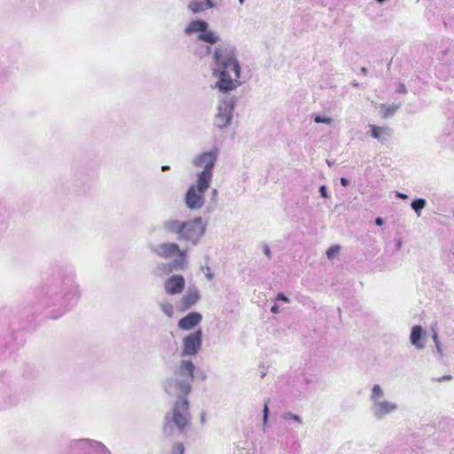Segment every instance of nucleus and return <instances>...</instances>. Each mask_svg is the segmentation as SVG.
<instances>
[{"label":"nucleus","instance_id":"43","mask_svg":"<svg viewBox=\"0 0 454 454\" xmlns=\"http://www.w3.org/2000/svg\"><path fill=\"white\" fill-rule=\"evenodd\" d=\"M206 276L208 279H212L213 278V275L211 273H207Z\"/></svg>","mask_w":454,"mask_h":454},{"label":"nucleus","instance_id":"40","mask_svg":"<svg viewBox=\"0 0 454 454\" xmlns=\"http://www.w3.org/2000/svg\"><path fill=\"white\" fill-rule=\"evenodd\" d=\"M360 73L364 75H365L367 74V68L363 67L361 69H360Z\"/></svg>","mask_w":454,"mask_h":454},{"label":"nucleus","instance_id":"30","mask_svg":"<svg viewBox=\"0 0 454 454\" xmlns=\"http://www.w3.org/2000/svg\"><path fill=\"white\" fill-rule=\"evenodd\" d=\"M184 453V446L182 444H177L174 448L173 454H183Z\"/></svg>","mask_w":454,"mask_h":454},{"label":"nucleus","instance_id":"7","mask_svg":"<svg viewBox=\"0 0 454 454\" xmlns=\"http://www.w3.org/2000/svg\"><path fill=\"white\" fill-rule=\"evenodd\" d=\"M210 183H202L196 179L195 184L191 185L184 196V202L191 210H199L205 204V193L210 187Z\"/></svg>","mask_w":454,"mask_h":454},{"label":"nucleus","instance_id":"24","mask_svg":"<svg viewBox=\"0 0 454 454\" xmlns=\"http://www.w3.org/2000/svg\"><path fill=\"white\" fill-rule=\"evenodd\" d=\"M399 105H391L386 107L385 112L383 113L384 118H388L395 114V113L398 110Z\"/></svg>","mask_w":454,"mask_h":454},{"label":"nucleus","instance_id":"15","mask_svg":"<svg viewBox=\"0 0 454 454\" xmlns=\"http://www.w3.org/2000/svg\"><path fill=\"white\" fill-rule=\"evenodd\" d=\"M200 298V291L194 286H189L186 294L183 296L181 300V309H188L192 306H193Z\"/></svg>","mask_w":454,"mask_h":454},{"label":"nucleus","instance_id":"23","mask_svg":"<svg viewBox=\"0 0 454 454\" xmlns=\"http://www.w3.org/2000/svg\"><path fill=\"white\" fill-rule=\"evenodd\" d=\"M282 418L286 421H295L299 424H302V419L300 416L294 414L292 412H284Z\"/></svg>","mask_w":454,"mask_h":454},{"label":"nucleus","instance_id":"47","mask_svg":"<svg viewBox=\"0 0 454 454\" xmlns=\"http://www.w3.org/2000/svg\"><path fill=\"white\" fill-rule=\"evenodd\" d=\"M244 1H245V0H239V4H244Z\"/></svg>","mask_w":454,"mask_h":454},{"label":"nucleus","instance_id":"31","mask_svg":"<svg viewBox=\"0 0 454 454\" xmlns=\"http://www.w3.org/2000/svg\"><path fill=\"white\" fill-rule=\"evenodd\" d=\"M277 301H285L286 303H288L290 301L289 299L282 293L278 294L277 295V298H276Z\"/></svg>","mask_w":454,"mask_h":454},{"label":"nucleus","instance_id":"16","mask_svg":"<svg viewBox=\"0 0 454 454\" xmlns=\"http://www.w3.org/2000/svg\"><path fill=\"white\" fill-rule=\"evenodd\" d=\"M63 291L64 301L67 305H73L77 301L80 296L79 286L77 284L71 281L69 284H66Z\"/></svg>","mask_w":454,"mask_h":454},{"label":"nucleus","instance_id":"25","mask_svg":"<svg viewBox=\"0 0 454 454\" xmlns=\"http://www.w3.org/2000/svg\"><path fill=\"white\" fill-rule=\"evenodd\" d=\"M270 403V400H266L264 402V405H263V426H266L267 425V422H268V418H269V407H268V404Z\"/></svg>","mask_w":454,"mask_h":454},{"label":"nucleus","instance_id":"6","mask_svg":"<svg viewBox=\"0 0 454 454\" xmlns=\"http://www.w3.org/2000/svg\"><path fill=\"white\" fill-rule=\"evenodd\" d=\"M235 104V97L226 95L219 100L213 119V125L215 128L222 129L231 125Z\"/></svg>","mask_w":454,"mask_h":454},{"label":"nucleus","instance_id":"44","mask_svg":"<svg viewBox=\"0 0 454 454\" xmlns=\"http://www.w3.org/2000/svg\"><path fill=\"white\" fill-rule=\"evenodd\" d=\"M200 378H201V380H205L206 379V374L204 372H201Z\"/></svg>","mask_w":454,"mask_h":454},{"label":"nucleus","instance_id":"33","mask_svg":"<svg viewBox=\"0 0 454 454\" xmlns=\"http://www.w3.org/2000/svg\"><path fill=\"white\" fill-rule=\"evenodd\" d=\"M434 345H435V348H436V350H437L438 354H439L441 356H443V350H442V347L441 343H440V342H438V343H436V344H434Z\"/></svg>","mask_w":454,"mask_h":454},{"label":"nucleus","instance_id":"13","mask_svg":"<svg viewBox=\"0 0 454 454\" xmlns=\"http://www.w3.org/2000/svg\"><path fill=\"white\" fill-rule=\"evenodd\" d=\"M184 278L182 275L176 274L166 279L164 283V289L169 295L179 294L184 291Z\"/></svg>","mask_w":454,"mask_h":454},{"label":"nucleus","instance_id":"32","mask_svg":"<svg viewBox=\"0 0 454 454\" xmlns=\"http://www.w3.org/2000/svg\"><path fill=\"white\" fill-rule=\"evenodd\" d=\"M397 91L400 92V93L406 94L407 93V89H406V87H405V85L403 83H399L398 87H397Z\"/></svg>","mask_w":454,"mask_h":454},{"label":"nucleus","instance_id":"10","mask_svg":"<svg viewBox=\"0 0 454 454\" xmlns=\"http://www.w3.org/2000/svg\"><path fill=\"white\" fill-rule=\"evenodd\" d=\"M186 264V259L184 257L183 254H180V256H176L171 262H161L156 265L153 269V274L157 277H163L171 273L173 270H180L184 268Z\"/></svg>","mask_w":454,"mask_h":454},{"label":"nucleus","instance_id":"2","mask_svg":"<svg viewBox=\"0 0 454 454\" xmlns=\"http://www.w3.org/2000/svg\"><path fill=\"white\" fill-rule=\"evenodd\" d=\"M213 59L212 76L216 80L214 88L228 93L241 85V67L235 46L227 43L218 44L214 50Z\"/></svg>","mask_w":454,"mask_h":454},{"label":"nucleus","instance_id":"45","mask_svg":"<svg viewBox=\"0 0 454 454\" xmlns=\"http://www.w3.org/2000/svg\"><path fill=\"white\" fill-rule=\"evenodd\" d=\"M210 50H211V48L207 46V47L206 48V51H207V53L210 52Z\"/></svg>","mask_w":454,"mask_h":454},{"label":"nucleus","instance_id":"4","mask_svg":"<svg viewBox=\"0 0 454 454\" xmlns=\"http://www.w3.org/2000/svg\"><path fill=\"white\" fill-rule=\"evenodd\" d=\"M220 149L216 146L195 155L192 160L193 168L200 169L196 174V179L202 183H212L213 171L219 158Z\"/></svg>","mask_w":454,"mask_h":454},{"label":"nucleus","instance_id":"37","mask_svg":"<svg viewBox=\"0 0 454 454\" xmlns=\"http://www.w3.org/2000/svg\"><path fill=\"white\" fill-rule=\"evenodd\" d=\"M396 197L403 199V200H406L408 198V196L406 194L399 192H396Z\"/></svg>","mask_w":454,"mask_h":454},{"label":"nucleus","instance_id":"14","mask_svg":"<svg viewBox=\"0 0 454 454\" xmlns=\"http://www.w3.org/2000/svg\"><path fill=\"white\" fill-rule=\"evenodd\" d=\"M427 333L421 325H414L410 334V341L417 349H423L426 346Z\"/></svg>","mask_w":454,"mask_h":454},{"label":"nucleus","instance_id":"46","mask_svg":"<svg viewBox=\"0 0 454 454\" xmlns=\"http://www.w3.org/2000/svg\"><path fill=\"white\" fill-rule=\"evenodd\" d=\"M204 421H205V416H204V415H202V416H201V422L203 423Z\"/></svg>","mask_w":454,"mask_h":454},{"label":"nucleus","instance_id":"21","mask_svg":"<svg viewBox=\"0 0 454 454\" xmlns=\"http://www.w3.org/2000/svg\"><path fill=\"white\" fill-rule=\"evenodd\" d=\"M340 247L339 245L332 246L326 251V255L329 260H333L340 253Z\"/></svg>","mask_w":454,"mask_h":454},{"label":"nucleus","instance_id":"3","mask_svg":"<svg viewBox=\"0 0 454 454\" xmlns=\"http://www.w3.org/2000/svg\"><path fill=\"white\" fill-rule=\"evenodd\" d=\"M161 229L168 235H175L180 241L196 246L205 234L206 224L201 217L189 221L169 218L162 223Z\"/></svg>","mask_w":454,"mask_h":454},{"label":"nucleus","instance_id":"18","mask_svg":"<svg viewBox=\"0 0 454 454\" xmlns=\"http://www.w3.org/2000/svg\"><path fill=\"white\" fill-rule=\"evenodd\" d=\"M216 0H192L188 4V9L194 14L200 13L207 9L216 6Z\"/></svg>","mask_w":454,"mask_h":454},{"label":"nucleus","instance_id":"9","mask_svg":"<svg viewBox=\"0 0 454 454\" xmlns=\"http://www.w3.org/2000/svg\"><path fill=\"white\" fill-rule=\"evenodd\" d=\"M202 345V332L197 330L189 333L183 339L182 356H195L198 354Z\"/></svg>","mask_w":454,"mask_h":454},{"label":"nucleus","instance_id":"35","mask_svg":"<svg viewBox=\"0 0 454 454\" xmlns=\"http://www.w3.org/2000/svg\"><path fill=\"white\" fill-rule=\"evenodd\" d=\"M211 196H212V200H216L217 199L218 192H217V190L215 188H214L211 191Z\"/></svg>","mask_w":454,"mask_h":454},{"label":"nucleus","instance_id":"5","mask_svg":"<svg viewBox=\"0 0 454 454\" xmlns=\"http://www.w3.org/2000/svg\"><path fill=\"white\" fill-rule=\"evenodd\" d=\"M369 399L371 401V412L378 420L385 419L387 415L398 410L396 403L385 399L384 390L379 384L372 386Z\"/></svg>","mask_w":454,"mask_h":454},{"label":"nucleus","instance_id":"20","mask_svg":"<svg viewBox=\"0 0 454 454\" xmlns=\"http://www.w3.org/2000/svg\"><path fill=\"white\" fill-rule=\"evenodd\" d=\"M427 205V201L425 199H416L414 200L411 204V208L415 211V213L417 214L418 216H420L421 215V210L426 207Z\"/></svg>","mask_w":454,"mask_h":454},{"label":"nucleus","instance_id":"1","mask_svg":"<svg viewBox=\"0 0 454 454\" xmlns=\"http://www.w3.org/2000/svg\"><path fill=\"white\" fill-rule=\"evenodd\" d=\"M195 369L192 360L183 359L176 366L173 375L163 381L165 392L176 397L172 411L165 417L166 433L172 434L174 428L183 432L191 423L187 395L192 391Z\"/></svg>","mask_w":454,"mask_h":454},{"label":"nucleus","instance_id":"42","mask_svg":"<svg viewBox=\"0 0 454 454\" xmlns=\"http://www.w3.org/2000/svg\"><path fill=\"white\" fill-rule=\"evenodd\" d=\"M352 86L355 87V88H357V87H359V83L356 81H354L352 82Z\"/></svg>","mask_w":454,"mask_h":454},{"label":"nucleus","instance_id":"28","mask_svg":"<svg viewBox=\"0 0 454 454\" xmlns=\"http://www.w3.org/2000/svg\"><path fill=\"white\" fill-rule=\"evenodd\" d=\"M452 380V377L450 375H444L442 377L433 379V380L436 381V382H443V381H448V380Z\"/></svg>","mask_w":454,"mask_h":454},{"label":"nucleus","instance_id":"34","mask_svg":"<svg viewBox=\"0 0 454 454\" xmlns=\"http://www.w3.org/2000/svg\"><path fill=\"white\" fill-rule=\"evenodd\" d=\"M432 339H433L434 344L440 342V340L438 339V333L434 330H433Z\"/></svg>","mask_w":454,"mask_h":454},{"label":"nucleus","instance_id":"22","mask_svg":"<svg viewBox=\"0 0 454 454\" xmlns=\"http://www.w3.org/2000/svg\"><path fill=\"white\" fill-rule=\"evenodd\" d=\"M160 309H161L162 312L168 317H173L174 309H173V306H172L171 303H169V302H161L160 304Z\"/></svg>","mask_w":454,"mask_h":454},{"label":"nucleus","instance_id":"17","mask_svg":"<svg viewBox=\"0 0 454 454\" xmlns=\"http://www.w3.org/2000/svg\"><path fill=\"white\" fill-rule=\"evenodd\" d=\"M202 319L198 312H190L188 315L181 318L178 322V327L182 330L189 331L195 327Z\"/></svg>","mask_w":454,"mask_h":454},{"label":"nucleus","instance_id":"38","mask_svg":"<svg viewBox=\"0 0 454 454\" xmlns=\"http://www.w3.org/2000/svg\"><path fill=\"white\" fill-rule=\"evenodd\" d=\"M384 221L381 217H377L375 219V223L379 226H381L383 224Z\"/></svg>","mask_w":454,"mask_h":454},{"label":"nucleus","instance_id":"36","mask_svg":"<svg viewBox=\"0 0 454 454\" xmlns=\"http://www.w3.org/2000/svg\"><path fill=\"white\" fill-rule=\"evenodd\" d=\"M340 184L343 185V186H347L348 185L349 182L347 178L345 177H341L340 178Z\"/></svg>","mask_w":454,"mask_h":454},{"label":"nucleus","instance_id":"12","mask_svg":"<svg viewBox=\"0 0 454 454\" xmlns=\"http://www.w3.org/2000/svg\"><path fill=\"white\" fill-rule=\"evenodd\" d=\"M77 445L87 454H112L109 449L98 441L81 439L77 441Z\"/></svg>","mask_w":454,"mask_h":454},{"label":"nucleus","instance_id":"11","mask_svg":"<svg viewBox=\"0 0 454 454\" xmlns=\"http://www.w3.org/2000/svg\"><path fill=\"white\" fill-rule=\"evenodd\" d=\"M151 251L162 258H170L174 255L180 256V254H183L184 257L186 259L185 250H181L179 245L175 242L160 243L152 247Z\"/></svg>","mask_w":454,"mask_h":454},{"label":"nucleus","instance_id":"19","mask_svg":"<svg viewBox=\"0 0 454 454\" xmlns=\"http://www.w3.org/2000/svg\"><path fill=\"white\" fill-rule=\"evenodd\" d=\"M372 129V137L378 139L380 142H385L391 135V130L387 127H379L375 125H370Z\"/></svg>","mask_w":454,"mask_h":454},{"label":"nucleus","instance_id":"39","mask_svg":"<svg viewBox=\"0 0 454 454\" xmlns=\"http://www.w3.org/2000/svg\"><path fill=\"white\" fill-rule=\"evenodd\" d=\"M270 311L273 313V314H277L278 312V305H273L270 309Z\"/></svg>","mask_w":454,"mask_h":454},{"label":"nucleus","instance_id":"29","mask_svg":"<svg viewBox=\"0 0 454 454\" xmlns=\"http://www.w3.org/2000/svg\"><path fill=\"white\" fill-rule=\"evenodd\" d=\"M263 253L268 257V259L271 258V252L268 245L264 244L262 246Z\"/></svg>","mask_w":454,"mask_h":454},{"label":"nucleus","instance_id":"26","mask_svg":"<svg viewBox=\"0 0 454 454\" xmlns=\"http://www.w3.org/2000/svg\"><path fill=\"white\" fill-rule=\"evenodd\" d=\"M314 121L317 123H325V124H330L332 122V119L330 117L322 116V115H317L315 117Z\"/></svg>","mask_w":454,"mask_h":454},{"label":"nucleus","instance_id":"41","mask_svg":"<svg viewBox=\"0 0 454 454\" xmlns=\"http://www.w3.org/2000/svg\"><path fill=\"white\" fill-rule=\"evenodd\" d=\"M169 168H169V166H168V165H163V166L161 167V170H162V171L169 170Z\"/></svg>","mask_w":454,"mask_h":454},{"label":"nucleus","instance_id":"8","mask_svg":"<svg viewBox=\"0 0 454 454\" xmlns=\"http://www.w3.org/2000/svg\"><path fill=\"white\" fill-rule=\"evenodd\" d=\"M208 24L205 20H196L191 21L184 28L186 35H192L199 34L198 39L211 44L216 43L219 41V36L216 33L207 30Z\"/></svg>","mask_w":454,"mask_h":454},{"label":"nucleus","instance_id":"27","mask_svg":"<svg viewBox=\"0 0 454 454\" xmlns=\"http://www.w3.org/2000/svg\"><path fill=\"white\" fill-rule=\"evenodd\" d=\"M319 193L325 199H327L329 197V194H328V192H327V188H326L325 185H321L319 187Z\"/></svg>","mask_w":454,"mask_h":454}]
</instances>
